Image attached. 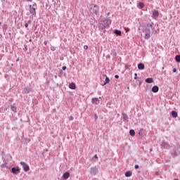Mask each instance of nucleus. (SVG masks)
Returning a JSON list of instances; mask_svg holds the SVG:
<instances>
[{
    "label": "nucleus",
    "mask_w": 180,
    "mask_h": 180,
    "mask_svg": "<svg viewBox=\"0 0 180 180\" xmlns=\"http://www.w3.org/2000/svg\"><path fill=\"white\" fill-rule=\"evenodd\" d=\"M175 60L177 63H180V56L179 55L176 56Z\"/></svg>",
    "instance_id": "24"
},
{
    "label": "nucleus",
    "mask_w": 180,
    "mask_h": 180,
    "mask_svg": "<svg viewBox=\"0 0 180 180\" xmlns=\"http://www.w3.org/2000/svg\"><path fill=\"white\" fill-rule=\"evenodd\" d=\"M1 168H6L8 167V163L6 162H4L3 164L1 165Z\"/></svg>",
    "instance_id": "22"
},
{
    "label": "nucleus",
    "mask_w": 180,
    "mask_h": 180,
    "mask_svg": "<svg viewBox=\"0 0 180 180\" xmlns=\"http://www.w3.org/2000/svg\"><path fill=\"white\" fill-rule=\"evenodd\" d=\"M174 180H178V179H175Z\"/></svg>",
    "instance_id": "43"
},
{
    "label": "nucleus",
    "mask_w": 180,
    "mask_h": 180,
    "mask_svg": "<svg viewBox=\"0 0 180 180\" xmlns=\"http://www.w3.org/2000/svg\"><path fill=\"white\" fill-rule=\"evenodd\" d=\"M104 77H105L104 85H106V84H109V82H110V79H109V77H108V76H106V75H105Z\"/></svg>",
    "instance_id": "17"
},
{
    "label": "nucleus",
    "mask_w": 180,
    "mask_h": 180,
    "mask_svg": "<svg viewBox=\"0 0 180 180\" xmlns=\"http://www.w3.org/2000/svg\"><path fill=\"white\" fill-rule=\"evenodd\" d=\"M63 179H68L70 178V172H65L63 175Z\"/></svg>",
    "instance_id": "12"
},
{
    "label": "nucleus",
    "mask_w": 180,
    "mask_h": 180,
    "mask_svg": "<svg viewBox=\"0 0 180 180\" xmlns=\"http://www.w3.org/2000/svg\"><path fill=\"white\" fill-rule=\"evenodd\" d=\"M62 70L65 71L67 70V66H63Z\"/></svg>",
    "instance_id": "28"
},
{
    "label": "nucleus",
    "mask_w": 180,
    "mask_h": 180,
    "mask_svg": "<svg viewBox=\"0 0 180 180\" xmlns=\"http://www.w3.org/2000/svg\"><path fill=\"white\" fill-rule=\"evenodd\" d=\"M25 27H29V24H28V23H25Z\"/></svg>",
    "instance_id": "32"
},
{
    "label": "nucleus",
    "mask_w": 180,
    "mask_h": 180,
    "mask_svg": "<svg viewBox=\"0 0 180 180\" xmlns=\"http://www.w3.org/2000/svg\"><path fill=\"white\" fill-rule=\"evenodd\" d=\"M115 34H116L117 36H122V31L119 30H115L114 31Z\"/></svg>",
    "instance_id": "16"
},
{
    "label": "nucleus",
    "mask_w": 180,
    "mask_h": 180,
    "mask_svg": "<svg viewBox=\"0 0 180 180\" xmlns=\"http://www.w3.org/2000/svg\"><path fill=\"white\" fill-rule=\"evenodd\" d=\"M27 2H32L33 0H25Z\"/></svg>",
    "instance_id": "38"
},
{
    "label": "nucleus",
    "mask_w": 180,
    "mask_h": 180,
    "mask_svg": "<svg viewBox=\"0 0 180 180\" xmlns=\"http://www.w3.org/2000/svg\"><path fill=\"white\" fill-rule=\"evenodd\" d=\"M158 91H160V88L158 87V86H154L152 88V92H153L154 94H157V92H158Z\"/></svg>",
    "instance_id": "11"
},
{
    "label": "nucleus",
    "mask_w": 180,
    "mask_h": 180,
    "mask_svg": "<svg viewBox=\"0 0 180 180\" xmlns=\"http://www.w3.org/2000/svg\"><path fill=\"white\" fill-rule=\"evenodd\" d=\"M87 49H88V46L86 45V46H84V50H87Z\"/></svg>",
    "instance_id": "33"
},
{
    "label": "nucleus",
    "mask_w": 180,
    "mask_h": 180,
    "mask_svg": "<svg viewBox=\"0 0 180 180\" xmlns=\"http://www.w3.org/2000/svg\"><path fill=\"white\" fill-rule=\"evenodd\" d=\"M101 101H99V98H93L91 99V103L94 104V105H99Z\"/></svg>",
    "instance_id": "9"
},
{
    "label": "nucleus",
    "mask_w": 180,
    "mask_h": 180,
    "mask_svg": "<svg viewBox=\"0 0 180 180\" xmlns=\"http://www.w3.org/2000/svg\"><path fill=\"white\" fill-rule=\"evenodd\" d=\"M134 75H135L134 79H137V73H135Z\"/></svg>",
    "instance_id": "36"
},
{
    "label": "nucleus",
    "mask_w": 180,
    "mask_h": 180,
    "mask_svg": "<svg viewBox=\"0 0 180 180\" xmlns=\"http://www.w3.org/2000/svg\"><path fill=\"white\" fill-rule=\"evenodd\" d=\"M150 151H153V149H150Z\"/></svg>",
    "instance_id": "41"
},
{
    "label": "nucleus",
    "mask_w": 180,
    "mask_h": 180,
    "mask_svg": "<svg viewBox=\"0 0 180 180\" xmlns=\"http://www.w3.org/2000/svg\"><path fill=\"white\" fill-rule=\"evenodd\" d=\"M112 21L109 18H107L100 21L98 27L100 30H103V33H105V32H106L105 29H108Z\"/></svg>",
    "instance_id": "1"
},
{
    "label": "nucleus",
    "mask_w": 180,
    "mask_h": 180,
    "mask_svg": "<svg viewBox=\"0 0 180 180\" xmlns=\"http://www.w3.org/2000/svg\"><path fill=\"white\" fill-rule=\"evenodd\" d=\"M70 89H75L77 86H75V83H70L69 84Z\"/></svg>",
    "instance_id": "15"
},
{
    "label": "nucleus",
    "mask_w": 180,
    "mask_h": 180,
    "mask_svg": "<svg viewBox=\"0 0 180 180\" xmlns=\"http://www.w3.org/2000/svg\"><path fill=\"white\" fill-rule=\"evenodd\" d=\"M47 43H48L47 41H44V44H45V46H47Z\"/></svg>",
    "instance_id": "35"
},
{
    "label": "nucleus",
    "mask_w": 180,
    "mask_h": 180,
    "mask_svg": "<svg viewBox=\"0 0 180 180\" xmlns=\"http://www.w3.org/2000/svg\"><path fill=\"white\" fill-rule=\"evenodd\" d=\"M151 29H153V24H148L144 29L145 39L146 40L151 37Z\"/></svg>",
    "instance_id": "2"
},
{
    "label": "nucleus",
    "mask_w": 180,
    "mask_h": 180,
    "mask_svg": "<svg viewBox=\"0 0 180 180\" xmlns=\"http://www.w3.org/2000/svg\"><path fill=\"white\" fill-rule=\"evenodd\" d=\"M94 119L95 120H98V115L96 114L94 115Z\"/></svg>",
    "instance_id": "29"
},
{
    "label": "nucleus",
    "mask_w": 180,
    "mask_h": 180,
    "mask_svg": "<svg viewBox=\"0 0 180 180\" xmlns=\"http://www.w3.org/2000/svg\"><path fill=\"white\" fill-rule=\"evenodd\" d=\"M90 9L93 13H95L96 16H99V6L96 4H91Z\"/></svg>",
    "instance_id": "4"
},
{
    "label": "nucleus",
    "mask_w": 180,
    "mask_h": 180,
    "mask_svg": "<svg viewBox=\"0 0 180 180\" xmlns=\"http://www.w3.org/2000/svg\"><path fill=\"white\" fill-rule=\"evenodd\" d=\"M145 81L147 84H153V82H154V79L153 78H147Z\"/></svg>",
    "instance_id": "13"
},
{
    "label": "nucleus",
    "mask_w": 180,
    "mask_h": 180,
    "mask_svg": "<svg viewBox=\"0 0 180 180\" xmlns=\"http://www.w3.org/2000/svg\"><path fill=\"white\" fill-rule=\"evenodd\" d=\"M30 41H32V39H30Z\"/></svg>",
    "instance_id": "42"
},
{
    "label": "nucleus",
    "mask_w": 180,
    "mask_h": 180,
    "mask_svg": "<svg viewBox=\"0 0 180 180\" xmlns=\"http://www.w3.org/2000/svg\"><path fill=\"white\" fill-rule=\"evenodd\" d=\"M160 146L162 148H166V150H168V148H169V144L165 141L162 142Z\"/></svg>",
    "instance_id": "10"
},
{
    "label": "nucleus",
    "mask_w": 180,
    "mask_h": 180,
    "mask_svg": "<svg viewBox=\"0 0 180 180\" xmlns=\"http://www.w3.org/2000/svg\"><path fill=\"white\" fill-rule=\"evenodd\" d=\"M94 158H98V155H94Z\"/></svg>",
    "instance_id": "39"
},
{
    "label": "nucleus",
    "mask_w": 180,
    "mask_h": 180,
    "mask_svg": "<svg viewBox=\"0 0 180 180\" xmlns=\"http://www.w3.org/2000/svg\"><path fill=\"white\" fill-rule=\"evenodd\" d=\"M23 93L24 94H30V88H28V87L24 88Z\"/></svg>",
    "instance_id": "18"
},
{
    "label": "nucleus",
    "mask_w": 180,
    "mask_h": 180,
    "mask_svg": "<svg viewBox=\"0 0 180 180\" xmlns=\"http://www.w3.org/2000/svg\"><path fill=\"white\" fill-rule=\"evenodd\" d=\"M37 10V4H36L35 2L33 3V4L29 5V12L32 18L33 16H36Z\"/></svg>",
    "instance_id": "3"
},
{
    "label": "nucleus",
    "mask_w": 180,
    "mask_h": 180,
    "mask_svg": "<svg viewBox=\"0 0 180 180\" xmlns=\"http://www.w3.org/2000/svg\"><path fill=\"white\" fill-rule=\"evenodd\" d=\"M175 153H176V155H178V153L176 152H175Z\"/></svg>",
    "instance_id": "40"
},
{
    "label": "nucleus",
    "mask_w": 180,
    "mask_h": 180,
    "mask_svg": "<svg viewBox=\"0 0 180 180\" xmlns=\"http://www.w3.org/2000/svg\"><path fill=\"white\" fill-rule=\"evenodd\" d=\"M11 172L12 174H14V175H18V174L20 172V169H19V167H12Z\"/></svg>",
    "instance_id": "7"
},
{
    "label": "nucleus",
    "mask_w": 180,
    "mask_h": 180,
    "mask_svg": "<svg viewBox=\"0 0 180 180\" xmlns=\"http://www.w3.org/2000/svg\"><path fill=\"white\" fill-rule=\"evenodd\" d=\"M129 134H130V136H131L133 137L134 136H135L136 132L134 131V130L131 129V130H129Z\"/></svg>",
    "instance_id": "23"
},
{
    "label": "nucleus",
    "mask_w": 180,
    "mask_h": 180,
    "mask_svg": "<svg viewBox=\"0 0 180 180\" xmlns=\"http://www.w3.org/2000/svg\"><path fill=\"white\" fill-rule=\"evenodd\" d=\"M172 117H178V112L176 111H172Z\"/></svg>",
    "instance_id": "19"
},
{
    "label": "nucleus",
    "mask_w": 180,
    "mask_h": 180,
    "mask_svg": "<svg viewBox=\"0 0 180 180\" xmlns=\"http://www.w3.org/2000/svg\"><path fill=\"white\" fill-rule=\"evenodd\" d=\"M90 175L95 176L98 174V167L96 166L91 167L89 170Z\"/></svg>",
    "instance_id": "5"
},
{
    "label": "nucleus",
    "mask_w": 180,
    "mask_h": 180,
    "mask_svg": "<svg viewBox=\"0 0 180 180\" xmlns=\"http://www.w3.org/2000/svg\"><path fill=\"white\" fill-rule=\"evenodd\" d=\"M132 174H133V173L131 172V171H127L125 173V176L127 178H130V176H131Z\"/></svg>",
    "instance_id": "14"
},
{
    "label": "nucleus",
    "mask_w": 180,
    "mask_h": 180,
    "mask_svg": "<svg viewBox=\"0 0 180 180\" xmlns=\"http://www.w3.org/2000/svg\"><path fill=\"white\" fill-rule=\"evenodd\" d=\"M135 169H139V165H135Z\"/></svg>",
    "instance_id": "31"
},
{
    "label": "nucleus",
    "mask_w": 180,
    "mask_h": 180,
    "mask_svg": "<svg viewBox=\"0 0 180 180\" xmlns=\"http://www.w3.org/2000/svg\"><path fill=\"white\" fill-rule=\"evenodd\" d=\"M69 120H74V117L70 116L69 117Z\"/></svg>",
    "instance_id": "30"
},
{
    "label": "nucleus",
    "mask_w": 180,
    "mask_h": 180,
    "mask_svg": "<svg viewBox=\"0 0 180 180\" xmlns=\"http://www.w3.org/2000/svg\"><path fill=\"white\" fill-rule=\"evenodd\" d=\"M122 117L124 121H126L127 119H129V116L126 113H122Z\"/></svg>",
    "instance_id": "20"
},
{
    "label": "nucleus",
    "mask_w": 180,
    "mask_h": 180,
    "mask_svg": "<svg viewBox=\"0 0 180 180\" xmlns=\"http://www.w3.org/2000/svg\"><path fill=\"white\" fill-rule=\"evenodd\" d=\"M11 110L13 112H16V108L14 105H11Z\"/></svg>",
    "instance_id": "26"
},
{
    "label": "nucleus",
    "mask_w": 180,
    "mask_h": 180,
    "mask_svg": "<svg viewBox=\"0 0 180 180\" xmlns=\"http://www.w3.org/2000/svg\"><path fill=\"white\" fill-rule=\"evenodd\" d=\"M115 78H116V79H119V75H115Z\"/></svg>",
    "instance_id": "34"
},
{
    "label": "nucleus",
    "mask_w": 180,
    "mask_h": 180,
    "mask_svg": "<svg viewBox=\"0 0 180 180\" xmlns=\"http://www.w3.org/2000/svg\"><path fill=\"white\" fill-rule=\"evenodd\" d=\"M175 149L178 151V153H180V145H177L175 147Z\"/></svg>",
    "instance_id": "25"
},
{
    "label": "nucleus",
    "mask_w": 180,
    "mask_h": 180,
    "mask_svg": "<svg viewBox=\"0 0 180 180\" xmlns=\"http://www.w3.org/2000/svg\"><path fill=\"white\" fill-rule=\"evenodd\" d=\"M20 165L22 166V168H23V170L25 171V172H27L28 171H30V167H29V165L27 164H26V162H20Z\"/></svg>",
    "instance_id": "6"
},
{
    "label": "nucleus",
    "mask_w": 180,
    "mask_h": 180,
    "mask_svg": "<svg viewBox=\"0 0 180 180\" xmlns=\"http://www.w3.org/2000/svg\"><path fill=\"white\" fill-rule=\"evenodd\" d=\"M139 6L141 7V8H144V4L142 2H140L139 4Z\"/></svg>",
    "instance_id": "27"
},
{
    "label": "nucleus",
    "mask_w": 180,
    "mask_h": 180,
    "mask_svg": "<svg viewBox=\"0 0 180 180\" xmlns=\"http://www.w3.org/2000/svg\"><path fill=\"white\" fill-rule=\"evenodd\" d=\"M144 68H145V66H144V65H143V63H139V64L138 65V68H139V70H144Z\"/></svg>",
    "instance_id": "21"
},
{
    "label": "nucleus",
    "mask_w": 180,
    "mask_h": 180,
    "mask_svg": "<svg viewBox=\"0 0 180 180\" xmlns=\"http://www.w3.org/2000/svg\"><path fill=\"white\" fill-rule=\"evenodd\" d=\"M158 16H160V12H158V11H157V10H153L152 18L153 19H157V18H158Z\"/></svg>",
    "instance_id": "8"
},
{
    "label": "nucleus",
    "mask_w": 180,
    "mask_h": 180,
    "mask_svg": "<svg viewBox=\"0 0 180 180\" xmlns=\"http://www.w3.org/2000/svg\"><path fill=\"white\" fill-rule=\"evenodd\" d=\"M173 72H176V68L173 69Z\"/></svg>",
    "instance_id": "37"
}]
</instances>
